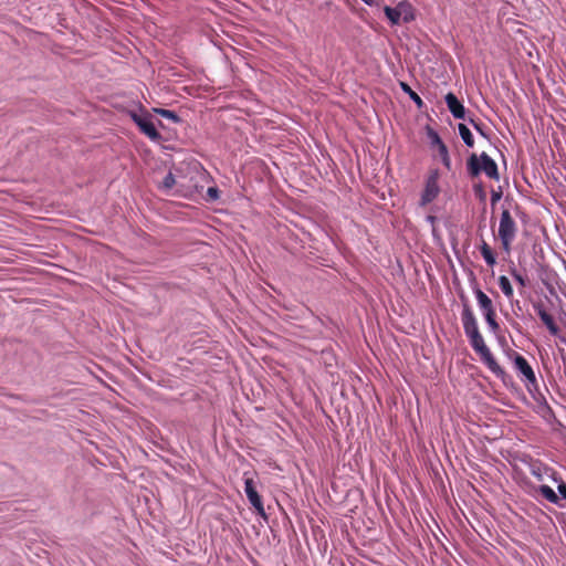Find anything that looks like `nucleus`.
<instances>
[{
    "instance_id": "nucleus-1",
    "label": "nucleus",
    "mask_w": 566,
    "mask_h": 566,
    "mask_svg": "<svg viewBox=\"0 0 566 566\" xmlns=\"http://www.w3.org/2000/svg\"><path fill=\"white\" fill-rule=\"evenodd\" d=\"M461 322L465 336L471 347L480 356L481 361L488 369L499 378L505 376L504 369L497 364L490 348L486 346L483 336L479 331L476 317L470 306L464 305L461 313Z\"/></svg>"
},
{
    "instance_id": "nucleus-2",
    "label": "nucleus",
    "mask_w": 566,
    "mask_h": 566,
    "mask_svg": "<svg viewBox=\"0 0 566 566\" xmlns=\"http://www.w3.org/2000/svg\"><path fill=\"white\" fill-rule=\"evenodd\" d=\"M467 168L471 177L484 172L491 179H500L497 165L486 153H482L480 156L472 154L468 159Z\"/></svg>"
},
{
    "instance_id": "nucleus-3",
    "label": "nucleus",
    "mask_w": 566,
    "mask_h": 566,
    "mask_svg": "<svg viewBox=\"0 0 566 566\" xmlns=\"http://www.w3.org/2000/svg\"><path fill=\"white\" fill-rule=\"evenodd\" d=\"M518 228L509 209H503L500 217L497 235L501 241L502 249L510 253L512 243L514 242Z\"/></svg>"
},
{
    "instance_id": "nucleus-4",
    "label": "nucleus",
    "mask_w": 566,
    "mask_h": 566,
    "mask_svg": "<svg viewBox=\"0 0 566 566\" xmlns=\"http://www.w3.org/2000/svg\"><path fill=\"white\" fill-rule=\"evenodd\" d=\"M513 364L527 391L533 394L534 390H537L538 381L532 366L528 364L526 358L518 353H514Z\"/></svg>"
},
{
    "instance_id": "nucleus-5",
    "label": "nucleus",
    "mask_w": 566,
    "mask_h": 566,
    "mask_svg": "<svg viewBox=\"0 0 566 566\" xmlns=\"http://www.w3.org/2000/svg\"><path fill=\"white\" fill-rule=\"evenodd\" d=\"M439 174L437 170L430 172L426 180L424 189L421 193L420 206L424 207L432 202L439 195Z\"/></svg>"
},
{
    "instance_id": "nucleus-6",
    "label": "nucleus",
    "mask_w": 566,
    "mask_h": 566,
    "mask_svg": "<svg viewBox=\"0 0 566 566\" xmlns=\"http://www.w3.org/2000/svg\"><path fill=\"white\" fill-rule=\"evenodd\" d=\"M244 492L250 504L255 509L258 514L264 516L265 511L261 496L259 495L253 479L244 478Z\"/></svg>"
},
{
    "instance_id": "nucleus-7",
    "label": "nucleus",
    "mask_w": 566,
    "mask_h": 566,
    "mask_svg": "<svg viewBox=\"0 0 566 566\" xmlns=\"http://www.w3.org/2000/svg\"><path fill=\"white\" fill-rule=\"evenodd\" d=\"M132 117L142 130V133H144L151 140H157L160 138V134L157 132L155 125L153 124L151 119L148 116L133 114Z\"/></svg>"
},
{
    "instance_id": "nucleus-8",
    "label": "nucleus",
    "mask_w": 566,
    "mask_h": 566,
    "mask_svg": "<svg viewBox=\"0 0 566 566\" xmlns=\"http://www.w3.org/2000/svg\"><path fill=\"white\" fill-rule=\"evenodd\" d=\"M534 310L538 317L541 318V321L543 322V324L547 327L549 333L554 336L557 335L559 332V327L555 323L554 317L549 313H547L544 305L541 303L535 304Z\"/></svg>"
},
{
    "instance_id": "nucleus-9",
    "label": "nucleus",
    "mask_w": 566,
    "mask_h": 566,
    "mask_svg": "<svg viewBox=\"0 0 566 566\" xmlns=\"http://www.w3.org/2000/svg\"><path fill=\"white\" fill-rule=\"evenodd\" d=\"M448 109L457 119L465 118V107L458 99V97L453 93H448L444 97Z\"/></svg>"
},
{
    "instance_id": "nucleus-10",
    "label": "nucleus",
    "mask_w": 566,
    "mask_h": 566,
    "mask_svg": "<svg viewBox=\"0 0 566 566\" xmlns=\"http://www.w3.org/2000/svg\"><path fill=\"white\" fill-rule=\"evenodd\" d=\"M473 293L481 313L495 308L492 300L478 285L473 287Z\"/></svg>"
},
{
    "instance_id": "nucleus-11",
    "label": "nucleus",
    "mask_w": 566,
    "mask_h": 566,
    "mask_svg": "<svg viewBox=\"0 0 566 566\" xmlns=\"http://www.w3.org/2000/svg\"><path fill=\"white\" fill-rule=\"evenodd\" d=\"M402 8H406L405 4H397L395 8L386 6L384 8L385 15L390 21L391 24L396 25L400 23V11Z\"/></svg>"
},
{
    "instance_id": "nucleus-12",
    "label": "nucleus",
    "mask_w": 566,
    "mask_h": 566,
    "mask_svg": "<svg viewBox=\"0 0 566 566\" xmlns=\"http://www.w3.org/2000/svg\"><path fill=\"white\" fill-rule=\"evenodd\" d=\"M480 252H481L483 260L485 261V263L489 266L492 268L496 264L495 254H494L492 248L485 241H482V244L480 245Z\"/></svg>"
},
{
    "instance_id": "nucleus-13",
    "label": "nucleus",
    "mask_w": 566,
    "mask_h": 566,
    "mask_svg": "<svg viewBox=\"0 0 566 566\" xmlns=\"http://www.w3.org/2000/svg\"><path fill=\"white\" fill-rule=\"evenodd\" d=\"M499 286L504 296L511 301L514 296V291L510 280L505 275H500L497 279Z\"/></svg>"
},
{
    "instance_id": "nucleus-14",
    "label": "nucleus",
    "mask_w": 566,
    "mask_h": 566,
    "mask_svg": "<svg viewBox=\"0 0 566 566\" xmlns=\"http://www.w3.org/2000/svg\"><path fill=\"white\" fill-rule=\"evenodd\" d=\"M458 129H459V134H460L463 143L465 144V146L473 147L474 138H473V135H472L471 130L469 129V127L464 124H459Z\"/></svg>"
},
{
    "instance_id": "nucleus-15",
    "label": "nucleus",
    "mask_w": 566,
    "mask_h": 566,
    "mask_svg": "<svg viewBox=\"0 0 566 566\" xmlns=\"http://www.w3.org/2000/svg\"><path fill=\"white\" fill-rule=\"evenodd\" d=\"M539 493L551 503L557 504L558 503V496L555 493V491L549 485H541L539 486Z\"/></svg>"
},
{
    "instance_id": "nucleus-16",
    "label": "nucleus",
    "mask_w": 566,
    "mask_h": 566,
    "mask_svg": "<svg viewBox=\"0 0 566 566\" xmlns=\"http://www.w3.org/2000/svg\"><path fill=\"white\" fill-rule=\"evenodd\" d=\"M398 4H405L406 8H402L400 11V18H402L403 22L408 23L415 19L412 7L407 1H401Z\"/></svg>"
},
{
    "instance_id": "nucleus-17",
    "label": "nucleus",
    "mask_w": 566,
    "mask_h": 566,
    "mask_svg": "<svg viewBox=\"0 0 566 566\" xmlns=\"http://www.w3.org/2000/svg\"><path fill=\"white\" fill-rule=\"evenodd\" d=\"M401 90L409 95V97L420 107L422 106V99L421 97L410 88V86L407 83L401 82L400 83Z\"/></svg>"
},
{
    "instance_id": "nucleus-18",
    "label": "nucleus",
    "mask_w": 566,
    "mask_h": 566,
    "mask_svg": "<svg viewBox=\"0 0 566 566\" xmlns=\"http://www.w3.org/2000/svg\"><path fill=\"white\" fill-rule=\"evenodd\" d=\"M510 274L514 279V281L521 286L525 287L527 284V280L524 275H522L515 266L510 268Z\"/></svg>"
},
{
    "instance_id": "nucleus-19",
    "label": "nucleus",
    "mask_w": 566,
    "mask_h": 566,
    "mask_svg": "<svg viewBox=\"0 0 566 566\" xmlns=\"http://www.w3.org/2000/svg\"><path fill=\"white\" fill-rule=\"evenodd\" d=\"M158 114L163 117L170 119L174 123H178L180 120L179 116L174 112L165 108L157 109Z\"/></svg>"
},
{
    "instance_id": "nucleus-20",
    "label": "nucleus",
    "mask_w": 566,
    "mask_h": 566,
    "mask_svg": "<svg viewBox=\"0 0 566 566\" xmlns=\"http://www.w3.org/2000/svg\"><path fill=\"white\" fill-rule=\"evenodd\" d=\"M428 136L430 138V143L432 147H439L441 144H444L438 133L434 130H429Z\"/></svg>"
},
{
    "instance_id": "nucleus-21",
    "label": "nucleus",
    "mask_w": 566,
    "mask_h": 566,
    "mask_svg": "<svg viewBox=\"0 0 566 566\" xmlns=\"http://www.w3.org/2000/svg\"><path fill=\"white\" fill-rule=\"evenodd\" d=\"M175 182H176L175 176L171 172H169L165 176V178L163 180V187L166 189H170V188H172Z\"/></svg>"
},
{
    "instance_id": "nucleus-22",
    "label": "nucleus",
    "mask_w": 566,
    "mask_h": 566,
    "mask_svg": "<svg viewBox=\"0 0 566 566\" xmlns=\"http://www.w3.org/2000/svg\"><path fill=\"white\" fill-rule=\"evenodd\" d=\"M207 196L210 201H216L219 199V190L216 187H209L207 190Z\"/></svg>"
},
{
    "instance_id": "nucleus-23",
    "label": "nucleus",
    "mask_w": 566,
    "mask_h": 566,
    "mask_svg": "<svg viewBox=\"0 0 566 566\" xmlns=\"http://www.w3.org/2000/svg\"><path fill=\"white\" fill-rule=\"evenodd\" d=\"M502 195H503V193H502L501 188H499V189H496V190H495V189H493V190L491 191V205H492V206H494L497 201H500V200H501V198H502Z\"/></svg>"
},
{
    "instance_id": "nucleus-24",
    "label": "nucleus",
    "mask_w": 566,
    "mask_h": 566,
    "mask_svg": "<svg viewBox=\"0 0 566 566\" xmlns=\"http://www.w3.org/2000/svg\"><path fill=\"white\" fill-rule=\"evenodd\" d=\"M482 315H483L486 324L493 323L496 319L495 308L491 310V311H488V312H484V313H482Z\"/></svg>"
},
{
    "instance_id": "nucleus-25",
    "label": "nucleus",
    "mask_w": 566,
    "mask_h": 566,
    "mask_svg": "<svg viewBox=\"0 0 566 566\" xmlns=\"http://www.w3.org/2000/svg\"><path fill=\"white\" fill-rule=\"evenodd\" d=\"M482 315H483L486 324L493 323L496 319L495 308L491 310V311H488V312H484V313H482Z\"/></svg>"
},
{
    "instance_id": "nucleus-26",
    "label": "nucleus",
    "mask_w": 566,
    "mask_h": 566,
    "mask_svg": "<svg viewBox=\"0 0 566 566\" xmlns=\"http://www.w3.org/2000/svg\"><path fill=\"white\" fill-rule=\"evenodd\" d=\"M488 327H489L490 332L493 333V334H496L499 332V329H500V325L496 322V319L493 323H489Z\"/></svg>"
},
{
    "instance_id": "nucleus-27",
    "label": "nucleus",
    "mask_w": 566,
    "mask_h": 566,
    "mask_svg": "<svg viewBox=\"0 0 566 566\" xmlns=\"http://www.w3.org/2000/svg\"><path fill=\"white\" fill-rule=\"evenodd\" d=\"M469 122L473 125L474 129L480 133L482 136H485L484 135V132L481 127V124L476 123L474 119L470 118Z\"/></svg>"
},
{
    "instance_id": "nucleus-28",
    "label": "nucleus",
    "mask_w": 566,
    "mask_h": 566,
    "mask_svg": "<svg viewBox=\"0 0 566 566\" xmlns=\"http://www.w3.org/2000/svg\"><path fill=\"white\" fill-rule=\"evenodd\" d=\"M437 148H438V153H439L440 158H441V157H444L446 155H448V154H449V151H448V148H447L446 144H441V146H439V147H437Z\"/></svg>"
},
{
    "instance_id": "nucleus-29",
    "label": "nucleus",
    "mask_w": 566,
    "mask_h": 566,
    "mask_svg": "<svg viewBox=\"0 0 566 566\" xmlns=\"http://www.w3.org/2000/svg\"><path fill=\"white\" fill-rule=\"evenodd\" d=\"M441 161L443 164V166L447 168V169H451V159H450V156L449 154L446 155L444 157H441Z\"/></svg>"
},
{
    "instance_id": "nucleus-30",
    "label": "nucleus",
    "mask_w": 566,
    "mask_h": 566,
    "mask_svg": "<svg viewBox=\"0 0 566 566\" xmlns=\"http://www.w3.org/2000/svg\"><path fill=\"white\" fill-rule=\"evenodd\" d=\"M557 489L560 496L566 500V483L562 482Z\"/></svg>"
},
{
    "instance_id": "nucleus-31",
    "label": "nucleus",
    "mask_w": 566,
    "mask_h": 566,
    "mask_svg": "<svg viewBox=\"0 0 566 566\" xmlns=\"http://www.w3.org/2000/svg\"><path fill=\"white\" fill-rule=\"evenodd\" d=\"M365 4L369 6V7H374V6H378L379 4V0H361Z\"/></svg>"
},
{
    "instance_id": "nucleus-32",
    "label": "nucleus",
    "mask_w": 566,
    "mask_h": 566,
    "mask_svg": "<svg viewBox=\"0 0 566 566\" xmlns=\"http://www.w3.org/2000/svg\"><path fill=\"white\" fill-rule=\"evenodd\" d=\"M563 264H564V269L566 271V261L565 260L563 261Z\"/></svg>"
}]
</instances>
